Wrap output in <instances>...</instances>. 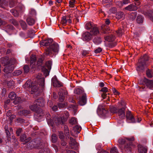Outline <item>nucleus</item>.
Segmentation results:
<instances>
[{
	"mask_svg": "<svg viewBox=\"0 0 153 153\" xmlns=\"http://www.w3.org/2000/svg\"><path fill=\"white\" fill-rule=\"evenodd\" d=\"M83 92V91L80 88H77L75 89L74 91V93L76 94L79 95L82 93Z\"/></svg>",
	"mask_w": 153,
	"mask_h": 153,
	"instance_id": "nucleus-42",
	"label": "nucleus"
},
{
	"mask_svg": "<svg viewBox=\"0 0 153 153\" xmlns=\"http://www.w3.org/2000/svg\"><path fill=\"white\" fill-rule=\"evenodd\" d=\"M138 6L135 5V4H131L125 7V9L126 10L129 11H132L136 10L138 9Z\"/></svg>",
	"mask_w": 153,
	"mask_h": 153,
	"instance_id": "nucleus-14",
	"label": "nucleus"
},
{
	"mask_svg": "<svg viewBox=\"0 0 153 153\" xmlns=\"http://www.w3.org/2000/svg\"><path fill=\"white\" fill-rule=\"evenodd\" d=\"M29 108L32 111L35 112L40 108L37 104L36 102H34L33 104L29 106Z\"/></svg>",
	"mask_w": 153,
	"mask_h": 153,
	"instance_id": "nucleus-19",
	"label": "nucleus"
},
{
	"mask_svg": "<svg viewBox=\"0 0 153 153\" xmlns=\"http://www.w3.org/2000/svg\"><path fill=\"white\" fill-rule=\"evenodd\" d=\"M11 60V59H9V58L7 57L1 58L0 59V61L1 63L2 64H4V66L9 65L11 62L10 61Z\"/></svg>",
	"mask_w": 153,
	"mask_h": 153,
	"instance_id": "nucleus-11",
	"label": "nucleus"
},
{
	"mask_svg": "<svg viewBox=\"0 0 153 153\" xmlns=\"http://www.w3.org/2000/svg\"><path fill=\"white\" fill-rule=\"evenodd\" d=\"M36 57H34L31 58L30 60V63L31 65H32V67L34 68L35 67V65H34L35 62L36 61Z\"/></svg>",
	"mask_w": 153,
	"mask_h": 153,
	"instance_id": "nucleus-38",
	"label": "nucleus"
},
{
	"mask_svg": "<svg viewBox=\"0 0 153 153\" xmlns=\"http://www.w3.org/2000/svg\"><path fill=\"white\" fill-rule=\"evenodd\" d=\"M47 122L48 125L52 126H53L54 124V121H53L52 119H51L47 120Z\"/></svg>",
	"mask_w": 153,
	"mask_h": 153,
	"instance_id": "nucleus-62",
	"label": "nucleus"
},
{
	"mask_svg": "<svg viewBox=\"0 0 153 153\" xmlns=\"http://www.w3.org/2000/svg\"><path fill=\"white\" fill-rule=\"evenodd\" d=\"M136 21L138 24L142 23L143 22V19L141 16H138L136 19Z\"/></svg>",
	"mask_w": 153,
	"mask_h": 153,
	"instance_id": "nucleus-37",
	"label": "nucleus"
},
{
	"mask_svg": "<svg viewBox=\"0 0 153 153\" xmlns=\"http://www.w3.org/2000/svg\"><path fill=\"white\" fill-rule=\"evenodd\" d=\"M92 36L91 33L88 32H86L84 33L82 35L84 40L89 41L91 40L92 38Z\"/></svg>",
	"mask_w": 153,
	"mask_h": 153,
	"instance_id": "nucleus-10",
	"label": "nucleus"
},
{
	"mask_svg": "<svg viewBox=\"0 0 153 153\" xmlns=\"http://www.w3.org/2000/svg\"><path fill=\"white\" fill-rule=\"evenodd\" d=\"M67 22L66 16H63L61 21V23L63 25H65Z\"/></svg>",
	"mask_w": 153,
	"mask_h": 153,
	"instance_id": "nucleus-51",
	"label": "nucleus"
},
{
	"mask_svg": "<svg viewBox=\"0 0 153 153\" xmlns=\"http://www.w3.org/2000/svg\"><path fill=\"white\" fill-rule=\"evenodd\" d=\"M126 117L128 120L130 121V123H135L136 122L135 118L130 111H128L127 112Z\"/></svg>",
	"mask_w": 153,
	"mask_h": 153,
	"instance_id": "nucleus-12",
	"label": "nucleus"
},
{
	"mask_svg": "<svg viewBox=\"0 0 153 153\" xmlns=\"http://www.w3.org/2000/svg\"><path fill=\"white\" fill-rule=\"evenodd\" d=\"M137 14V13L135 12L129 13L128 15L129 19L131 21L134 20L136 18Z\"/></svg>",
	"mask_w": 153,
	"mask_h": 153,
	"instance_id": "nucleus-24",
	"label": "nucleus"
},
{
	"mask_svg": "<svg viewBox=\"0 0 153 153\" xmlns=\"http://www.w3.org/2000/svg\"><path fill=\"white\" fill-rule=\"evenodd\" d=\"M39 107H43L45 105V101L42 98H40L35 101Z\"/></svg>",
	"mask_w": 153,
	"mask_h": 153,
	"instance_id": "nucleus-21",
	"label": "nucleus"
},
{
	"mask_svg": "<svg viewBox=\"0 0 153 153\" xmlns=\"http://www.w3.org/2000/svg\"><path fill=\"white\" fill-rule=\"evenodd\" d=\"M74 131H76L77 133H79L81 130V127L80 126L77 125L74 127Z\"/></svg>",
	"mask_w": 153,
	"mask_h": 153,
	"instance_id": "nucleus-49",
	"label": "nucleus"
},
{
	"mask_svg": "<svg viewBox=\"0 0 153 153\" xmlns=\"http://www.w3.org/2000/svg\"><path fill=\"white\" fill-rule=\"evenodd\" d=\"M14 100L13 103L15 104H17L18 103H21L22 102L21 98L19 97H16Z\"/></svg>",
	"mask_w": 153,
	"mask_h": 153,
	"instance_id": "nucleus-35",
	"label": "nucleus"
},
{
	"mask_svg": "<svg viewBox=\"0 0 153 153\" xmlns=\"http://www.w3.org/2000/svg\"><path fill=\"white\" fill-rule=\"evenodd\" d=\"M20 23L22 29L23 30L26 29L27 27V24L25 22L23 21H21Z\"/></svg>",
	"mask_w": 153,
	"mask_h": 153,
	"instance_id": "nucleus-45",
	"label": "nucleus"
},
{
	"mask_svg": "<svg viewBox=\"0 0 153 153\" xmlns=\"http://www.w3.org/2000/svg\"><path fill=\"white\" fill-rule=\"evenodd\" d=\"M98 112L100 111V113L104 115L107 113V111L103 108H98Z\"/></svg>",
	"mask_w": 153,
	"mask_h": 153,
	"instance_id": "nucleus-40",
	"label": "nucleus"
},
{
	"mask_svg": "<svg viewBox=\"0 0 153 153\" xmlns=\"http://www.w3.org/2000/svg\"><path fill=\"white\" fill-rule=\"evenodd\" d=\"M10 64L5 66L3 69L4 71L6 73H8L11 72L14 70V64L16 62V60L14 58H11Z\"/></svg>",
	"mask_w": 153,
	"mask_h": 153,
	"instance_id": "nucleus-5",
	"label": "nucleus"
},
{
	"mask_svg": "<svg viewBox=\"0 0 153 153\" xmlns=\"http://www.w3.org/2000/svg\"><path fill=\"white\" fill-rule=\"evenodd\" d=\"M75 1V0H71V1H70L69 2V6L71 7H74Z\"/></svg>",
	"mask_w": 153,
	"mask_h": 153,
	"instance_id": "nucleus-63",
	"label": "nucleus"
},
{
	"mask_svg": "<svg viewBox=\"0 0 153 153\" xmlns=\"http://www.w3.org/2000/svg\"><path fill=\"white\" fill-rule=\"evenodd\" d=\"M140 146L138 147V151L140 153H146L147 149V147H145L142 146Z\"/></svg>",
	"mask_w": 153,
	"mask_h": 153,
	"instance_id": "nucleus-28",
	"label": "nucleus"
},
{
	"mask_svg": "<svg viewBox=\"0 0 153 153\" xmlns=\"http://www.w3.org/2000/svg\"><path fill=\"white\" fill-rule=\"evenodd\" d=\"M30 88H31V94H33L34 93L36 92L38 89V87L36 85H34L33 84L32 85V87Z\"/></svg>",
	"mask_w": 153,
	"mask_h": 153,
	"instance_id": "nucleus-33",
	"label": "nucleus"
},
{
	"mask_svg": "<svg viewBox=\"0 0 153 153\" xmlns=\"http://www.w3.org/2000/svg\"><path fill=\"white\" fill-rule=\"evenodd\" d=\"M64 131L65 133V135L66 136H68L69 135V129L68 127L66 126H64Z\"/></svg>",
	"mask_w": 153,
	"mask_h": 153,
	"instance_id": "nucleus-52",
	"label": "nucleus"
},
{
	"mask_svg": "<svg viewBox=\"0 0 153 153\" xmlns=\"http://www.w3.org/2000/svg\"><path fill=\"white\" fill-rule=\"evenodd\" d=\"M59 95V102H62L64 100V96L61 95V93H58Z\"/></svg>",
	"mask_w": 153,
	"mask_h": 153,
	"instance_id": "nucleus-54",
	"label": "nucleus"
},
{
	"mask_svg": "<svg viewBox=\"0 0 153 153\" xmlns=\"http://www.w3.org/2000/svg\"><path fill=\"white\" fill-rule=\"evenodd\" d=\"M117 11V8L115 7H113L109 10V11L111 13H115Z\"/></svg>",
	"mask_w": 153,
	"mask_h": 153,
	"instance_id": "nucleus-64",
	"label": "nucleus"
},
{
	"mask_svg": "<svg viewBox=\"0 0 153 153\" xmlns=\"http://www.w3.org/2000/svg\"><path fill=\"white\" fill-rule=\"evenodd\" d=\"M143 14L146 16H148L153 22V10H149L146 12H143Z\"/></svg>",
	"mask_w": 153,
	"mask_h": 153,
	"instance_id": "nucleus-20",
	"label": "nucleus"
},
{
	"mask_svg": "<svg viewBox=\"0 0 153 153\" xmlns=\"http://www.w3.org/2000/svg\"><path fill=\"white\" fill-rule=\"evenodd\" d=\"M45 79L44 77H41L40 79H37L35 81L37 83V85L43 87L45 85Z\"/></svg>",
	"mask_w": 153,
	"mask_h": 153,
	"instance_id": "nucleus-23",
	"label": "nucleus"
},
{
	"mask_svg": "<svg viewBox=\"0 0 153 153\" xmlns=\"http://www.w3.org/2000/svg\"><path fill=\"white\" fill-rule=\"evenodd\" d=\"M22 73V71L21 70H18L15 71L13 73V76H18Z\"/></svg>",
	"mask_w": 153,
	"mask_h": 153,
	"instance_id": "nucleus-46",
	"label": "nucleus"
},
{
	"mask_svg": "<svg viewBox=\"0 0 153 153\" xmlns=\"http://www.w3.org/2000/svg\"><path fill=\"white\" fill-rule=\"evenodd\" d=\"M70 123L73 124H75L76 123H77V122H76V118H72L70 120L69 122Z\"/></svg>",
	"mask_w": 153,
	"mask_h": 153,
	"instance_id": "nucleus-60",
	"label": "nucleus"
},
{
	"mask_svg": "<svg viewBox=\"0 0 153 153\" xmlns=\"http://www.w3.org/2000/svg\"><path fill=\"white\" fill-rule=\"evenodd\" d=\"M9 21L10 23L12 24L15 26H17L19 25L18 22L16 20L13 19H10Z\"/></svg>",
	"mask_w": 153,
	"mask_h": 153,
	"instance_id": "nucleus-39",
	"label": "nucleus"
},
{
	"mask_svg": "<svg viewBox=\"0 0 153 153\" xmlns=\"http://www.w3.org/2000/svg\"><path fill=\"white\" fill-rule=\"evenodd\" d=\"M23 130L22 128H17L16 131V134L17 136H19L21 135V133L22 132Z\"/></svg>",
	"mask_w": 153,
	"mask_h": 153,
	"instance_id": "nucleus-44",
	"label": "nucleus"
},
{
	"mask_svg": "<svg viewBox=\"0 0 153 153\" xmlns=\"http://www.w3.org/2000/svg\"><path fill=\"white\" fill-rule=\"evenodd\" d=\"M33 83L31 82L30 80H27L23 85V87L25 88H30L32 87V85H33Z\"/></svg>",
	"mask_w": 153,
	"mask_h": 153,
	"instance_id": "nucleus-34",
	"label": "nucleus"
},
{
	"mask_svg": "<svg viewBox=\"0 0 153 153\" xmlns=\"http://www.w3.org/2000/svg\"><path fill=\"white\" fill-rule=\"evenodd\" d=\"M90 33L92 36H95L100 33L98 27H97L94 26L91 30Z\"/></svg>",
	"mask_w": 153,
	"mask_h": 153,
	"instance_id": "nucleus-17",
	"label": "nucleus"
},
{
	"mask_svg": "<svg viewBox=\"0 0 153 153\" xmlns=\"http://www.w3.org/2000/svg\"><path fill=\"white\" fill-rule=\"evenodd\" d=\"M44 60V58L42 57V58H40L38 60L37 62L36 65L38 66L41 65L42 62Z\"/></svg>",
	"mask_w": 153,
	"mask_h": 153,
	"instance_id": "nucleus-53",
	"label": "nucleus"
},
{
	"mask_svg": "<svg viewBox=\"0 0 153 153\" xmlns=\"http://www.w3.org/2000/svg\"><path fill=\"white\" fill-rule=\"evenodd\" d=\"M124 14L123 12H118L117 13L116 15V19H120L124 17Z\"/></svg>",
	"mask_w": 153,
	"mask_h": 153,
	"instance_id": "nucleus-29",
	"label": "nucleus"
},
{
	"mask_svg": "<svg viewBox=\"0 0 153 153\" xmlns=\"http://www.w3.org/2000/svg\"><path fill=\"white\" fill-rule=\"evenodd\" d=\"M54 124L55 123L56 125L61 124L62 119L60 117H55L53 118Z\"/></svg>",
	"mask_w": 153,
	"mask_h": 153,
	"instance_id": "nucleus-30",
	"label": "nucleus"
},
{
	"mask_svg": "<svg viewBox=\"0 0 153 153\" xmlns=\"http://www.w3.org/2000/svg\"><path fill=\"white\" fill-rule=\"evenodd\" d=\"M86 102V95L85 94H84L80 98L79 104L81 105H83L85 104Z\"/></svg>",
	"mask_w": 153,
	"mask_h": 153,
	"instance_id": "nucleus-16",
	"label": "nucleus"
},
{
	"mask_svg": "<svg viewBox=\"0 0 153 153\" xmlns=\"http://www.w3.org/2000/svg\"><path fill=\"white\" fill-rule=\"evenodd\" d=\"M30 137L27 138V135L24 134H21L20 137V140L22 142H25L24 144L27 143L31 140Z\"/></svg>",
	"mask_w": 153,
	"mask_h": 153,
	"instance_id": "nucleus-9",
	"label": "nucleus"
},
{
	"mask_svg": "<svg viewBox=\"0 0 153 153\" xmlns=\"http://www.w3.org/2000/svg\"><path fill=\"white\" fill-rule=\"evenodd\" d=\"M58 136L59 138L61 139H63L64 137V134L63 131H58Z\"/></svg>",
	"mask_w": 153,
	"mask_h": 153,
	"instance_id": "nucleus-58",
	"label": "nucleus"
},
{
	"mask_svg": "<svg viewBox=\"0 0 153 153\" xmlns=\"http://www.w3.org/2000/svg\"><path fill=\"white\" fill-rule=\"evenodd\" d=\"M149 60V58L147 55L145 54L143 57L138 61L137 63V70L143 72L145 69L146 68V63Z\"/></svg>",
	"mask_w": 153,
	"mask_h": 153,
	"instance_id": "nucleus-3",
	"label": "nucleus"
},
{
	"mask_svg": "<svg viewBox=\"0 0 153 153\" xmlns=\"http://www.w3.org/2000/svg\"><path fill=\"white\" fill-rule=\"evenodd\" d=\"M53 86L55 87H60L63 86L62 83L59 81L56 77L55 76L51 79Z\"/></svg>",
	"mask_w": 153,
	"mask_h": 153,
	"instance_id": "nucleus-8",
	"label": "nucleus"
},
{
	"mask_svg": "<svg viewBox=\"0 0 153 153\" xmlns=\"http://www.w3.org/2000/svg\"><path fill=\"white\" fill-rule=\"evenodd\" d=\"M70 142H69L71 147L72 149H75L77 147L78 145V143H77L75 140L72 137H70Z\"/></svg>",
	"mask_w": 153,
	"mask_h": 153,
	"instance_id": "nucleus-13",
	"label": "nucleus"
},
{
	"mask_svg": "<svg viewBox=\"0 0 153 153\" xmlns=\"http://www.w3.org/2000/svg\"><path fill=\"white\" fill-rule=\"evenodd\" d=\"M27 22L30 25H33L35 22V20L31 16H29L27 19Z\"/></svg>",
	"mask_w": 153,
	"mask_h": 153,
	"instance_id": "nucleus-26",
	"label": "nucleus"
},
{
	"mask_svg": "<svg viewBox=\"0 0 153 153\" xmlns=\"http://www.w3.org/2000/svg\"><path fill=\"white\" fill-rule=\"evenodd\" d=\"M134 138H125L124 139H121L118 140V142L120 144L119 147L122 149V145H124V147L125 151L127 152H131L132 147L134 145L132 144V141L134 140Z\"/></svg>",
	"mask_w": 153,
	"mask_h": 153,
	"instance_id": "nucleus-2",
	"label": "nucleus"
},
{
	"mask_svg": "<svg viewBox=\"0 0 153 153\" xmlns=\"http://www.w3.org/2000/svg\"><path fill=\"white\" fill-rule=\"evenodd\" d=\"M40 45L47 46L48 48L45 49L46 55H48L52 53V52H57L59 51L58 44L53 42V39L50 38L41 41L40 42Z\"/></svg>",
	"mask_w": 153,
	"mask_h": 153,
	"instance_id": "nucleus-1",
	"label": "nucleus"
},
{
	"mask_svg": "<svg viewBox=\"0 0 153 153\" xmlns=\"http://www.w3.org/2000/svg\"><path fill=\"white\" fill-rule=\"evenodd\" d=\"M31 113V112L29 110H23L20 111V114L22 116H26Z\"/></svg>",
	"mask_w": 153,
	"mask_h": 153,
	"instance_id": "nucleus-27",
	"label": "nucleus"
},
{
	"mask_svg": "<svg viewBox=\"0 0 153 153\" xmlns=\"http://www.w3.org/2000/svg\"><path fill=\"white\" fill-rule=\"evenodd\" d=\"M16 97V94L13 92L10 93L8 95L9 97L12 100H14Z\"/></svg>",
	"mask_w": 153,
	"mask_h": 153,
	"instance_id": "nucleus-36",
	"label": "nucleus"
},
{
	"mask_svg": "<svg viewBox=\"0 0 153 153\" xmlns=\"http://www.w3.org/2000/svg\"><path fill=\"white\" fill-rule=\"evenodd\" d=\"M92 41L95 44L98 45L101 43L102 40L100 36H96L94 38Z\"/></svg>",
	"mask_w": 153,
	"mask_h": 153,
	"instance_id": "nucleus-22",
	"label": "nucleus"
},
{
	"mask_svg": "<svg viewBox=\"0 0 153 153\" xmlns=\"http://www.w3.org/2000/svg\"><path fill=\"white\" fill-rule=\"evenodd\" d=\"M16 4V2L15 0H11L10 2L9 6L10 7H13L15 6Z\"/></svg>",
	"mask_w": 153,
	"mask_h": 153,
	"instance_id": "nucleus-56",
	"label": "nucleus"
},
{
	"mask_svg": "<svg viewBox=\"0 0 153 153\" xmlns=\"http://www.w3.org/2000/svg\"><path fill=\"white\" fill-rule=\"evenodd\" d=\"M5 29L8 31L13 30L15 29V27L12 25H8L5 26Z\"/></svg>",
	"mask_w": 153,
	"mask_h": 153,
	"instance_id": "nucleus-43",
	"label": "nucleus"
},
{
	"mask_svg": "<svg viewBox=\"0 0 153 153\" xmlns=\"http://www.w3.org/2000/svg\"><path fill=\"white\" fill-rule=\"evenodd\" d=\"M85 26L87 30H89L91 29L94 26L90 22H89L86 24Z\"/></svg>",
	"mask_w": 153,
	"mask_h": 153,
	"instance_id": "nucleus-48",
	"label": "nucleus"
},
{
	"mask_svg": "<svg viewBox=\"0 0 153 153\" xmlns=\"http://www.w3.org/2000/svg\"><path fill=\"white\" fill-rule=\"evenodd\" d=\"M58 106L59 108H64L67 105V103L65 102L64 103H58Z\"/></svg>",
	"mask_w": 153,
	"mask_h": 153,
	"instance_id": "nucleus-47",
	"label": "nucleus"
},
{
	"mask_svg": "<svg viewBox=\"0 0 153 153\" xmlns=\"http://www.w3.org/2000/svg\"><path fill=\"white\" fill-rule=\"evenodd\" d=\"M126 107L125 106L123 107L120 109L118 110V112L119 115L120 116L121 115H123L124 117H125V111Z\"/></svg>",
	"mask_w": 153,
	"mask_h": 153,
	"instance_id": "nucleus-31",
	"label": "nucleus"
},
{
	"mask_svg": "<svg viewBox=\"0 0 153 153\" xmlns=\"http://www.w3.org/2000/svg\"><path fill=\"white\" fill-rule=\"evenodd\" d=\"M58 93H61V95L63 96L66 95L68 94V92L67 90H64L63 89L61 88L60 91Z\"/></svg>",
	"mask_w": 153,
	"mask_h": 153,
	"instance_id": "nucleus-55",
	"label": "nucleus"
},
{
	"mask_svg": "<svg viewBox=\"0 0 153 153\" xmlns=\"http://www.w3.org/2000/svg\"><path fill=\"white\" fill-rule=\"evenodd\" d=\"M102 29L103 31L102 32L104 33H106L110 30V29L109 27H108L107 26L105 25L104 28H102Z\"/></svg>",
	"mask_w": 153,
	"mask_h": 153,
	"instance_id": "nucleus-57",
	"label": "nucleus"
},
{
	"mask_svg": "<svg viewBox=\"0 0 153 153\" xmlns=\"http://www.w3.org/2000/svg\"><path fill=\"white\" fill-rule=\"evenodd\" d=\"M36 141H35V138L33 140L30 141L27 144L28 146L30 148V149H32L33 148H35V146H36Z\"/></svg>",
	"mask_w": 153,
	"mask_h": 153,
	"instance_id": "nucleus-25",
	"label": "nucleus"
},
{
	"mask_svg": "<svg viewBox=\"0 0 153 153\" xmlns=\"http://www.w3.org/2000/svg\"><path fill=\"white\" fill-rule=\"evenodd\" d=\"M35 141H36V146H35V149H42L45 146L46 143L45 142L43 143L42 140L41 138L37 137L35 138Z\"/></svg>",
	"mask_w": 153,
	"mask_h": 153,
	"instance_id": "nucleus-6",
	"label": "nucleus"
},
{
	"mask_svg": "<svg viewBox=\"0 0 153 153\" xmlns=\"http://www.w3.org/2000/svg\"><path fill=\"white\" fill-rule=\"evenodd\" d=\"M146 74L147 76L149 78H151L152 77V75L151 73V71L149 69H148L146 70Z\"/></svg>",
	"mask_w": 153,
	"mask_h": 153,
	"instance_id": "nucleus-59",
	"label": "nucleus"
},
{
	"mask_svg": "<svg viewBox=\"0 0 153 153\" xmlns=\"http://www.w3.org/2000/svg\"><path fill=\"white\" fill-rule=\"evenodd\" d=\"M143 84L145 85L149 89H153V80H149L144 77Z\"/></svg>",
	"mask_w": 153,
	"mask_h": 153,
	"instance_id": "nucleus-7",
	"label": "nucleus"
},
{
	"mask_svg": "<svg viewBox=\"0 0 153 153\" xmlns=\"http://www.w3.org/2000/svg\"><path fill=\"white\" fill-rule=\"evenodd\" d=\"M7 84L8 87L9 88H10L14 85V82L13 80H10L9 81H7Z\"/></svg>",
	"mask_w": 153,
	"mask_h": 153,
	"instance_id": "nucleus-61",
	"label": "nucleus"
},
{
	"mask_svg": "<svg viewBox=\"0 0 153 153\" xmlns=\"http://www.w3.org/2000/svg\"><path fill=\"white\" fill-rule=\"evenodd\" d=\"M104 38L105 40L108 42H111L114 41L115 39V36L112 34H109L108 36H105Z\"/></svg>",
	"mask_w": 153,
	"mask_h": 153,
	"instance_id": "nucleus-18",
	"label": "nucleus"
},
{
	"mask_svg": "<svg viewBox=\"0 0 153 153\" xmlns=\"http://www.w3.org/2000/svg\"><path fill=\"white\" fill-rule=\"evenodd\" d=\"M51 140L52 142L53 143H55L57 141V136L55 134H53L51 136Z\"/></svg>",
	"mask_w": 153,
	"mask_h": 153,
	"instance_id": "nucleus-32",
	"label": "nucleus"
},
{
	"mask_svg": "<svg viewBox=\"0 0 153 153\" xmlns=\"http://www.w3.org/2000/svg\"><path fill=\"white\" fill-rule=\"evenodd\" d=\"M118 109L116 107L111 106L110 107V111L111 113H115L118 112Z\"/></svg>",
	"mask_w": 153,
	"mask_h": 153,
	"instance_id": "nucleus-41",
	"label": "nucleus"
},
{
	"mask_svg": "<svg viewBox=\"0 0 153 153\" xmlns=\"http://www.w3.org/2000/svg\"><path fill=\"white\" fill-rule=\"evenodd\" d=\"M52 61L49 60L46 62L44 66H42V71L43 72L45 77L48 76L49 74L50 71L51 69Z\"/></svg>",
	"mask_w": 153,
	"mask_h": 153,
	"instance_id": "nucleus-4",
	"label": "nucleus"
},
{
	"mask_svg": "<svg viewBox=\"0 0 153 153\" xmlns=\"http://www.w3.org/2000/svg\"><path fill=\"white\" fill-rule=\"evenodd\" d=\"M24 73H27L29 71L30 68L27 65H25L23 67Z\"/></svg>",
	"mask_w": 153,
	"mask_h": 153,
	"instance_id": "nucleus-50",
	"label": "nucleus"
},
{
	"mask_svg": "<svg viewBox=\"0 0 153 153\" xmlns=\"http://www.w3.org/2000/svg\"><path fill=\"white\" fill-rule=\"evenodd\" d=\"M35 115L36 117L39 119L40 117H41L44 115V114L43 112V110L39 108L36 111H35Z\"/></svg>",
	"mask_w": 153,
	"mask_h": 153,
	"instance_id": "nucleus-15",
	"label": "nucleus"
}]
</instances>
